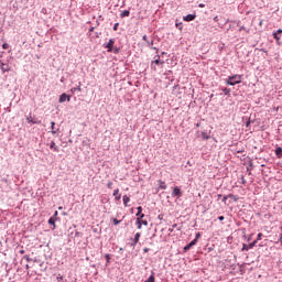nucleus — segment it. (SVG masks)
I'll list each match as a JSON object with an SVG mask.
<instances>
[{
  "instance_id": "obj_12",
  "label": "nucleus",
  "mask_w": 282,
  "mask_h": 282,
  "mask_svg": "<svg viewBox=\"0 0 282 282\" xmlns=\"http://www.w3.org/2000/svg\"><path fill=\"white\" fill-rule=\"evenodd\" d=\"M50 149H52L55 152H58V147H56V142L54 141L51 142Z\"/></svg>"
},
{
  "instance_id": "obj_44",
  "label": "nucleus",
  "mask_w": 282,
  "mask_h": 282,
  "mask_svg": "<svg viewBox=\"0 0 282 282\" xmlns=\"http://www.w3.org/2000/svg\"><path fill=\"white\" fill-rule=\"evenodd\" d=\"M148 45H149V46L153 45V42H151V43L148 42Z\"/></svg>"
},
{
  "instance_id": "obj_48",
  "label": "nucleus",
  "mask_w": 282,
  "mask_h": 282,
  "mask_svg": "<svg viewBox=\"0 0 282 282\" xmlns=\"http://www.w3.org/2000/svg\"><path fill=\"white\" fill-rule=\"evenodd\" d=\"M57 279H61V280H63V278H57Z\"/></svg>"
},
{
  "instance_id": "obj_38",
  "label": "nucleus",
  "mask_w": 282,
  "mask_h": 282,
  "mask_svg": "<svg viewBox=\"0 0 282 282\" xmlns=\"http://www.w3.org/2000/svg\"><path fill=\"white\" fill-rule=\"evenodd\" d=\"M116 30H118V23L113 25V31L116 32Z\"/></svg>"
},
{
  "instance_id": "obj_22",
  "label": "nucleus",
  "mask_w": 282,
  "mask_h": 282,
  "mask_svg": "<svg viewBox=\"0 0 282 282\" xmlns=\"http://www.w3.org/2000/svg\"><path fill=\"white\" fill-rule=\"evenodd\" d=\"M138 213H137V217H140V215H142V206H139L137 208Z\"/></svg>"
},
{
  "instance_id": "obj_21",
  "label": "nucleus",
  "mask_w": 282,
  "mask_h": 282,
  "mask_svg": "<svg viewBox=\"0 0 282 282\" xmlns=\"http://www.w3.org/2000/svg\"><path fill=\"white\" fill-rule=\"evenodd\" d=\"M202 138H203V140H209L210 135L206 132H202Z\"/></svg>"
},
{
  "instance_id": "obj_14",
  "label": "nucleus",
  "mask_w": 282,
  "mask_h": 282,
  "mask_svg": "<svg viewBox=\"0 0 282 282\" xmlns=\"http://www.w3.org/2000/svg\"><path fill=\"white\" fill-rule=\"evenodd\" d=\"M273 39H275L278 45H281V36L278 33H273Z\"/></svg>"
},
{
  "instance_id": "obj_26",
  "label": "nucleus",
  "mask_w": 282,
  "mask_h": 282,
  "mask_svg": "<svg viewBox=\"0 0 282 282\" xmlns=\"http://www.w3.org/2000/svg\"><path fill=\"white\" fill-rule=\"evenodd\" d=\"M263 237V234H258V237H257V239H256V241L258 242V241H261V238Z\"/></svg>"
},
{
  "instance_id": "obj_2",
  "label": "nucleus",
  "mask_w": 282,
  "mask_h": 282,
  "mask_svg": "<svg viewBox=\"0 0 282 282\" xmlns=\"http://www.w3.org/2000/svg\"><path fill=\"white\" fill-rule=\"evenodd\" d=\"M155 65H160L161 67L164 66V61L160 59V55H156L154 59L151 62V69H158Z\"/></svg>"
},
{
  "instance_id": "obj_17",
  "label": "nucleus",
  "mask_w": 282,
  "mask_h": 282,
  "mask_svg": "<svg viewBox=\"0 0 282 282\" xmlns=\"http://www.w3.org/2000/svg\"><path fill=\"white\" fill-rule=\"evenodd\" d=\"M275 155H278V158H282V148L275 149Z\"/></svg>"
},
{
  "instance_id": "obj_15",
  "label": "nucleus",
  "mask_w": 282,
  "mask_h": 282,
  "mask_svg": "<svg viewBox=\"0 0 282 282\" xmlns=\"http://www.w3.org/2000/svg\"><path fill=\"white\" fill-rule=\"evenodd\" d=\"M131 202V198L127 195L123 196V205L128 206L127 204H129Z\"/></svg>"
},
{
  "instance_id": "obj_7",
  "label": "nucleus",
  "mask_w": 282,
  "mask_h": 282,
  "mask_svg": "<svg viewBox=\"0 0 282 282\" xmlns=\"http://www.w3.org/2000/svg\"><path fill=\"white\" fill-rule=\"evenodd\" d=\"M172 197H182V189L178 186L174 187Z\"/></svg>"
},
{
  "instance_id": "obj_3",
  "label": "nucleus",
  "mask_w": 282,
  "mask_h": 282,
  "mask_svg": "<svg viewBox=\"0 0 282 282\" xmlns=\"http://www.w3.org/2000/svg\"><path fill=\"white\" fill-rule=\"evenodd\" d=\"M143 219H144V214H141L140 217L137 218V226H138L139 230L142 229V225L143 226H149V221L143 220Z\"/></svg>"
},
{
  "instance_id": "obj_27",
  "label": "nucleus",
  "mask_w": 282,
  "mask_h": 282,
  "mask_svg": "<svg viewBox=\"0 0 282 282\" xmlns=\"http://www.w3.org/2000/svg\"><path fill=\"white\" fill-rule=\"evenodd\" d=\"M254 246H257V240H254L253 242L249 243V248H251V250H252V248H254Z\"/></svg>"
},
{
  "instance_id": "obj_42",
  "label": "nucleus",
  "mask_w": 282,
  "mask_h": 282,
  "mask_svg": "<svg viewBox=\"0 0 282 282\" xmlns=\"http://www.w3.org/2000/svg\"><path fill=\"white\" fill-rule=\"evenodd\" d=\"M199 237H200V235L199 234H196V241H197V239H199Z\"/></svg>"
},
{
  "instance_id": "obj_11",
  "label": "nucleus",
  "mask_w": 282,
  "mask_h": 282,
  "mask_svg": "<svg viewBox=\"0 0 282 282\" xmlns=\"http://www.w3.org/2000/svg\"><path fill=\"white\" fill-rule=\"evenodd\" d=\"M26 122H29L31 124H41V121L32 120V116L26 117Z\"/></svg>"
},
{
  "instance_id": "obj_30",
  "label": "nucleus",
  "mask_w": 282,
  "mask_h": 282,
  "mask_svg": "<svg viewBox=\"0 0 282 282\" xmlns=\"http://www.w3.org/2000/svg\"><path fill=\"white\" fill-rule=\"evenodd\" d=\"M112 186H113V183L112 182H108L107 188H112Z\"/></svg>"
},
{
  "instance_id": "obj_46",
  "label": "nucleus",
  "mask_w": 282,
  "mask_h": 282,
  "mask_svg": "<svg viewBox=\"0 0 282 282\" xmlns=\"http://www.w3.org/2000/svg\"><path fill=\"white\" fill-rule=\"evenodd\" d=\"M26 270H30V264H26Z\"/></svg>"
},
{
  "instance_id": "obj_31",
  "label": "nucleus",
  "mask_w": 282,
  "mask_h": 282,
  "mask_svg": "<svg viewBox=\"0 0 282 282\" xmlns=\"http://www.w3.org/2000/svg\"><path fill=\"white\" fill-rule=\"evenodd\" d=\"M112 221H113L115 226H118V224H120V220H118L116 218Z\"/></svg>"
},
{
  "instance_id": "obj_24",
  "label": "nucleus",
  "mask_w": 282,
  "mask_h": 282,
  "mask_svg": "<svg viewBox=\"0 0 282 282\" xmlns=\"http://www.w3.org/2000/svg\"><path fill=\"white\" fill-rule=\"evenodd\" d=\"M111 52H113V54H118L120 52V48L112 46V51Z\"/></svg>"
},
{
  "instance_id": "obj_28",
  "label": "nucleus",
  "mask_w": 282,
  "mask_h": 282,
  "mask_svg": "<svg viewBox=\"0 0 282 282\" xmlns=\"http://www.w3.org/2000/svg\"><path fill=\"white\" fill-rule=\"evenodd\" d=\"M8 47H10V44L8 43L2 44V50H8Z\"/></svg>"
},
{
  "instance_id": "obj_39",
  "label": "nucleus",
  "mask_w": 282,
  "mask_h": 282,
  "mask_svg": "<svg viewBox=\"0 0 282 282\" xmlns=\"http://www.w3.org/2000/svg\"><path fill=\"white\" fill-rule=\"evenodd\" d=\"M143 41H145L147 43H149V40H148L147 35H143Z\"/></svg>"
},
{
  "instance_id": "obj_29",
  "label": "nucleus",
  "mask_w": 282,
  "mask_h": 282,
  "mask_svg": "<svg viewBox=\"0 0 282 282\" xmlns=\"http://www.w3.org/2000/svg\"><path fill=\"white\" fill-rule=\"evenodd\" d=\"M105 257H106L107 263H109V261H110V259H111V257L109 256V253H107Z\"/></svg>"
},
{
  "instance_id": "obj_4",
  "label": "nucleus",
  "mask_w": 282,
  "mask_h": 282,
  "mask_svg": "<svg viewBox=\"0 0 282 282\" xmlns=\"http://www.w3.org/2000/svg\"><path fill=\"white\" fill-rule=\"evenodd\" d=\"M116 44L115 39H110L107 44H104V47L108 50V52H113V45Z\"/></svg>"
},
{
  "instance_id": "obj_34",
  "label": "nucleus",
  "mask_w": 282,
  "mask_h": 282,
  "mask_svg": "<svg viewBox=\"0 0 282 282\" xmlns=\"http://www.w3.org/2000/svg\"><path fill=\"white\" fill-rule=\"evenodd\" d=\"M52 217H54V219H56V217H58V212H55Z\"/></svg>"
},
{
  "instance_id": "obj_45",
  "label": "nucleus",
  "mask_w": 282,
  "mask_h": 282,
  "mask_svg": "<svg viewBox=\"0 0 282 282\" xmlns=\"http://www.w3.org/2000/svg\"><path fill=\"white\" fill-rule=\"evenodd\" d=\"M143 251H144V252H149V249L145 248V249H143Z\"/></svg>"
},
{
  "instance_id": "obj_40",
  "label": "nucleus",
  "mask_w": 282,
  "mask_h": 282,
  "mask_svg": "<svg viewBox=\"0 0 282 282\" xmlns=\"http://www.w3.org/2000/svg\"><path fill=\"white\" fill-rule=\"evenodd\" d=\"M218 219H219V221H224L225 218H224V216H219Z\"/></svg>"
},
{
  "instance_id": "obj_18",
  "label": "nucleus",
  "mask_w": 282,
  "mask_h": 282,
  "mask_svg": "<svg viewBox=\"0 0 282 282\" xmlns=\"http://www.w3.org/2000/svg\"><path fill=\"white\" fill-rule=\"evenodd\" d=\"M159 185L162 191H166V183H164L163 181H159Z\"/></svg>"
},
{
  "instance_id": "obj_6",
  "label": "nucleus",
  "mask_w": 282,
  "mask_h": 282,
  "mask_svg": "<svg viewBox=\"0 0 282 282\" xmlns=\"http://www.w3.org/2000/svg\"><path fill=\"white\" fill-rule=\"evenodd\" d=\"M65 100H67V102H69V100H72V96H69V95H67V94H62L61 96H59V102H65Z\"/></svg>"
},
{
  "instance_id": "obj_47",
  "label": "nucleus",
  "mask_w": 282,
  "mask_h": 282,
  "mask_svg": "<svg viewBox=\"0 0 282 282\" xmlns=\"http://www.w3.org/2000/svg\"><path fill=\"white\" fill-rule=\"evenodd\" d=\"M58 210H63V207H58Z\"/></svg>"
},
{
  "instance_id": "obj_10",
  "label": "nucleus",
  "mask_w": 282,
  "mask_h": 282,
  "mask_svg": "<svg viewBox=\"0 0 282 282\" xmlns=\"http://www.w3.org/2000/svg\"><path fill=\"white\" fill-rule=\"evenodd\" d=\"M197 15L195 14H187L185 17H183V21H186V22H191V21H195Z\"/></svg>"
},
{
  "instance_id": "obj_13",
  "label": "nucleus",
  "mask_w": 282,
  "mask_h": 282,
  "mask_svg": "<svg viewBox=\"0 0 282 282\" xmlns=\"http://www.w3.org/2000/svg\"><path fill=\"white\" fill-rule=\"evenodd\" d=\"M48 224H50L51 226H53L54 228H56V218L51 217V218L48 219Z\"/></svg>"
},
{
  "instance_id": "obj_23",
  "label": "nucleus",
  "mask_w": 282,
  "mask_h": 282,
  "mask_svg": "<svg viewBox=\"0 0 282 282\" xmlns=\"http://www.w3.org/2000/svg\"><path fill=\"white\" fill-rule=\"evenodd\" d=\"M243 250H246V251L251 250L250 245H243L242 246V251Z\"/></svg>"
},
{
  "instance_id": "obj_32",
  "label": "nucleus",
  "mask_w": 282,
  "mask_h": 282,
  "mask_svg": "<svg viewBox=\"0 0 282 282\" xmlns=\"http://www.w3.org/2000/svg\"><path fill=\"white\" fill-rule=\"evenodd\" d=\"M184 250H185V252L188 251V250H191V245L185 246V247H184Z\"/></svg>"
},
{
  "instance_id": "obj_9",
  "label": "nucleus",
  "mask_w": 282,
  "mask_h": 282,
  "mask_svg": "<svg viewBox=\"0 0 282 282\" xmlns=\"http://www.w3.org/2000/svg\"><path fill=\"white\" fill-rule=\"evenodd\" d=\"M0 69L2 72V74H6V72H10V65L0 63Z\"/></svg>"
},
{
  "instance_id": "obj_41",
  "label": "nucleus",
  "mask_w": 282,
  "mask_h": 282,
  "mask_svg": "<svg viewBox=\"0 0 282 282\" xmlns=\"http://www.w3.org/2000/svg\"><path fill=\"white\" fill-rule=\"evenodd\" d=\"M243 30H246V26H241V28L239 29V32H241V31H243Z\"/></svg>"
},
{
  "instance_id": "obj_37",
  "label": "nucleus",
  "mask_w": 282,
  "mask_h": 282,
  "mask_svg": "<svg viewBox=\"0 0 282 282\" xmlns=\"http://www.w3.org/2000/svg\"><path fill=\"white\" fill-rule=\"evenodd\" d=\"M198 8H206V4L200 3V4H198Z\"/></svg>"
},
{
  "instance_id": "obj_33",
  "label": "nucleus",
  "mask_w": 282,
  "mask_h": 282,
  "mask_svg": "<svg viewBox=\"0 0 282 282\" xmlns=\"http://www.w3.org/2000/svg\"><path fill=\"white\" fill-rule=\"evenodd\" d=\"M228 197H232V195H229V196H224V198H223V202H227V199H228Z\"/></svg>"
},
{
  "instance_id": "obj_1",
  "label": "nucleus",
  "mask_w": 282,
  "mask_h": 282,
  "mask_svg": "<svg viewBox=\"0 0 282 282\" xmlns=\"http://www.w3.org/2000/svg\"><path fill=\"white\" fill-rule=\"evenodd\" d=\"M241 78H242L241 75L229 76L226 80V85H231V86L239 85L241 83Z\"/></svg>"
},
{
  "instance_id": "obj_25",
  "label": "nucleus",
  "mask_w": 282,
  "mask_h": 282,
  "mask_svg": "<svg viewBox=\"0 0 282 282\" xmlns=\"http://www.w3.org/2000/svg\"><path fill=\"white\" fill-rule=\"evenodd\" d=\"M197 243V239L192 240L188 246L192 248V246H195Z\"/></svg>"
},
{
  "instance_id": "obj_8",
  "label": "nucleus",
  "mask_w": 282,
  "mask_h": 282,
  "mask_svg": "<svg viewBox=\"0 0 282 282\" xmlns=\"http://www.w3.org/2000/svg\"><path fill=\"white\" fill-rule=\"evenodd\" d=\"M112 195H113L116 202H120V199H122V195L120 194L119 188L115 189Z\"/></svg>"
},
{
  "instance_id": "obj_20",
  "label": "nucleus",
  "mask_w": 282,
  "mask_h": 282,
  "mask_svg": "<svg viewBox=\"0 0 282 282\" xmlns=\"http://www.w3.org/2000/svg\"><path fill=\"white\" fill-rule=\"evenodd\" d=\"M72 94H75V91H83V88H80V86L78 87H74L70 89Z\"/></svg>"
},
{
  "instance_id": "obj_5",
  "label": "nucleus",
  "mask_w": 282,
  "mask_h": 282,
  "mask_svg": "<svg viewBox=\"0 0 282 282\" xmlns=\"http://www.w3.org/2000/svg\"><path fill=\"white\" fill-rule=\"evenodd\" d=\"M140 237H141L140 232H137L134 235V238H133L132 242L130 243L131 248H135V246H138V241H140Z\"/></svg>"
},
{
  "instance_id": "obj_19",
  "label": "nucleus",
  "mask_w": 282,
  "mask_h": 282,
  "mask_svg": "<svg viewBox=\"0 0 282 282\" xmlns=\"http://www.w3.org/2000/svg\"><path fill=\"white\" fill-rule=\"evenodd\" d=\"M129 14H131V13L129 12V10H126V11H123V12L120 14V17H121V19H124V17H129Z\"/></svg>"
},
{
  "instance_id": "obj_35",
  "label": "nucleus",
  "mask_w": 282,
  "mask_h": 282,
  "mask_svg": "<svg viewBox=\"0 0 282 282\" xmlns=\"http://www.w3.org/2000/svg\"><path fill=\"white\" fill-rule=\"evenodd\" d=\"M274 34H282V30L281 29H279Z\"/></svg>"
},
{
  "instance_id": "obj_43",
  "label": "nucleus",
  "mask_w": 282,
  "mask_h": 282,
  "mask_svg": "<svg viewBox=\"0 0 282 282\" xmlns=\"http://www.w3.org/2000/svg\"><path fill=\"white\" fill-rule=\"evenodd\" d=\"M217 197H218V199H221V194H218Z\"/></svg>"
},
{
  "instance_id": "obj_16",
  "label": "nucleus",
  "mask_w": 282,
  "mask_h": 282,
  "mask_svg": "<svg viewBox=\"0 0 282 282\" xmlns=\"http://www.w3.org/2000/svg\"><path fill=\"white\" fill-rule=\"evenodd\" d=\"M54 127H56V122L52 121L51 122V129H52L51 133H53V135H56V130H54Z\"/></svg>"
},
{
  "instance_id": "obj_36",
  "label": "nucleus",
  "mask_w": 282,
  "mask_h": 282,
  "mask_svg": "<svg viewBox=\"0 0 282 282\" xmlns=\"http://www.w3.org/2000/svg\"><path fill=\"white\" fill-rule=\"evenodd\" d=\"M24 259H25L26 261H32V259H30V256H25Z\"/></svg>"
}]
</instances>
